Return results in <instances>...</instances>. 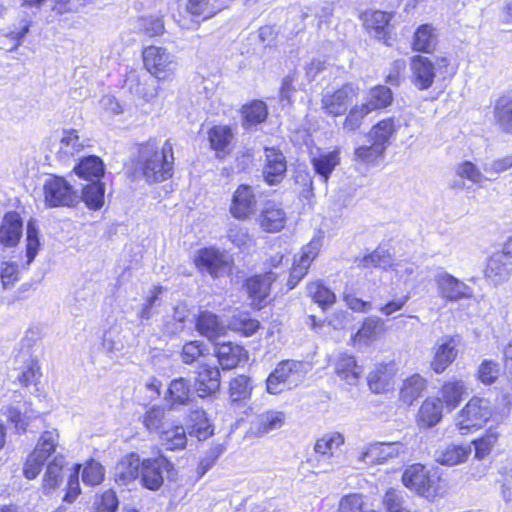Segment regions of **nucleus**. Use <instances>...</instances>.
<instances>
[{
    "mask_svg": "<svg viewBox=\"0 0 512 512\" xmlns=\"http://www.w3.org/2000/svg\"><path fill=\"white\" fill-rule=\"evenodd\" d=\"M138 165L148 182H160L170 178L174 165L173 144L170 140H166L161 148L154 140L142 144Z\"/></svg>",
    "mask_w": 512,
    "mask_h": 512,
    "instance_id": "obj_1",
    "label": "nucleus"
},
{
    "mask_svg": "<svg viewBox=\"0 0 512 512\" xmlns=\"http://www.w3.org/2000/svg\"><path fill=\"white\" fill-rule=\"evenodd\" d=\"M64 455V447L60 444V433L57 428L43 431L33 449L27 456L23 473L27 479H35L44 464Z\"/></svg>",
    "mask_w": 512,
    "mask_h": 512,
    "instance_id": "obj_2",
    "label": "nucleus"
},
{
    "mask_svg": "<svg viewBox=\"0 0 512 512\" xmlns=\"http://www.w3.org/2000/svg\"><path fill=\"white\" fill-rule=\"evenodd\" d=\"M344 436L338 432H329L318 438L314 444V453L309 457V465L318 472H332L342 465Z\"/></svg>",
    "mask_w": 512,
    "mask_h": 512,
    "instance_id": "obj_3",
    "label": "nucleus"
},
{
    "mask_svg": "<svg viewBox=\"0 0 512 512\" xmlns=\"http://www.w3.org/2000/svg\"><path fill=\"white\" fill-rule=\"evenodd\" d=\"M309 370L310 365L307 362L281 361L266 380L267 391L277 395L285 390L293 389L304 381Z\"/></svg>",
    "mask_w": 512,
    "mask_h": 512,
    "instance_id": "obj_4",
    "label": "nucleus"
},
{
    "mask_svg": "<svg viewBox=\"0 0 512 512\" xmlns=\"http://www.w3.org/2000/svg\"><path fill=\"white\" fill-rule=\"evenodd\" d=\"M491 402L482 397H472L457 413L455 424L462 435L468 434L471 429L480 428L492 416Z\"/></svg>",
    "mask_w": 512,
    "mask_h": 512,
    "instance_id": "obj_5",
    "label": "nucleus"
},
{
    "mask_svg": "<svg viewBox=\"0 0 512 512\" xmlns=\"http://www.w3.org/2000/svg\"><path fill=\"white\" fill-rule=\"evenodd\" d=\"M402 482L407 488L427 499L434 498L441 490L438 473L426 469L422 464L408 467L402 475Z\"/></svg>",
    "mask_w": 512,
    "mask_h": 512,
    "instance_id": "obj_6",
    "label": "nucleus"
},
{
    "mask_svg": "<svg viewBox=\"0 0 512 512\" xmlns=\"http://www.w3.org/2000/svg\"><path fill=\"white\" fill-rule=\"evenodd\" d=\"M174 481L177 477V470L174 464L165 456L160 455L155 458H146L142 461L141 483L149 490H159L163 483L164 477Z\"/></svg>",
    "mask_w": 512,
    "mask_h": 512,
    "instance_id": "obj_7",
    "label": "nucleus"
},
{
    "mask_svg": "<svg viewBox=\"0 0 512 512\" xmlns=\"http://www.w3.org/2000/svg\"><path fill=\"white\" fill-rule=\"evenodd\" d=\"M45 203L50 207L75 206L80 201L78 192L63 177L50 175L43 184Z\"/></svg>",
    "mask_w": 512,
    "mask_h": 512,
    "instance_id": "obj_8",
    "label": "nucleus"
},
{
    "mask_svg": "<svg viewBox=\"0 0 512 512\" xmlns=\"http://www.w3.org/2000/svg\"><path fill=\"white\" fill-rule=\"evenodd\" d=\"M357 94L358 89L352 84L343 85L336 90H326L321 95V110L329 116H341L346 113Z\"/></svg>",
    "mask_w": 512,
    "mask_h": 512,
    "instance_id": "obj_9",
    "label": "nucleus"
},
{
    "mask_svg": "<svg viewBox=\"0 0 512 512\" xmlns=\"http://www.w3.org/2000/svg\"><path fill=\"white\" fill-rule=\"evenodd\" d=\"M144 67L158 79H165L176 67L174 55L166 48L148 46L142 52Z\"/></svg>",
    "mask_w": 512,
    "mask_h": 512,
    "instance_id": "obj_10",
    "label": "nucleus"
},
{
    "mask_svg": "<svg viewBox=\"0 0 512 512\" xmlns=\"http://www.w3.org/2000/svg\"><path fill=\"white\" fill-rule=\"evenodd\" d=\"M195 264L201 272H207L212 277L218 278L230 271L232 260L228 253L210 247L198 251Z\"/></svg>",
    "mask_w": 512,
    "mask_h": 512,
    "instance_id": "obj_11",
    "label": "nucleus"
},
{
    "mask_svg": "<svg viewBox=\"0 0 512 512\" xmlns=\"http://www.w3.org/2000/svg\"><path fill=\"white\" fill-rule=\"evenodd\" d=\"M458 343L452 336H443L438 339L431 348V369L437 373H443L457 358Z\"/></svg>",
    "mask_w": 512,
    "mask_h": 512,
    "instance_id": "obj_12",
    "label": "nucleus"
},
{
    "mask_svg": "<svg viewBox=\"0 0 512 512\" xmlns=\"http://www.w3.org/2000/svg\"><path fill=\"white\" fill-rule=\"evenodd\" d=\"M435 283L442 298L449 302L469 299L473 296V289L447 272L435 276Z\"/></svg>",
    "mask_w": 512,
    "mask_h": 512,
    "instance_id": "obj_13",
    "label": "nucleus"
},
{
    "mask_svg": "<svg viewBox=\"0 0 512 512\" xmlns=\"http://www.w3.org/2000/svg\"><path fill=\"white\" fill-rule=\"evenodd\" d=\"M405 444L400 441L376 442L361 452L359 459L368 464H382L404 453Z\"/></svg>",
    "mask_w": 512,
    "mask_h": 512,
    "instance_id": "obj_14",
    "label": "nucleus"
},
{
    "mask_svg": "<svg viewBox=\"0 0 512 512\" xmlns=\"http://www.w3.org/2000/svg\"><path fill=\"white\" fill-rule=\"evenodd\" d=\"M12 403L9 404L3 413L7 419L14 424L15 429L19 433H24L27 430L30 420L36 418L35 412L31 409L28 402L22 400V395L14 391L10 396Z\"/></svg>",
    "mask_w": 512,
    "mask_h": 512,
    "instance_id": "obj_15",
    "label": "nucleus"
},
{
    "mask_svg": "<svg viewBox=\"0 0 512 512\" xmlns=\"http://www.w3.org/2000/svg\"><path fill=\"white\" fill-rule=\"evenodd\" d=\"M321 248V237H314L303 247L300 258L295 261L288 279L289 289H293L306 275L312 261L317 257Z\"/></svg>",
    "mask_w": 512,
    "mask_h": 512,
    "instance_id": "obj_16",
    "label": "nucleus"
},
{
    "mask_svg": "<svg viewBox=\"0 0 512 512\" xmlns=\"http://www.w3.org/2000/svg\"><path fill=\"white\" fill-rule=\"evenodd\" d=\"M257 198L251 186L240 185L235 191L230 212L236 219L244 220L256 211Z\"/></svg>",
    "mask_w": 512,
    "mask_h": 512,
    "instance_id": "obj_17",
    "label": "nucleus"
},
{
    "mask_svg": "<svg viewBox=\"0 0 512 512\" xmlns=\"http://www.w3.org/2000/svg\"><path fill=\"white\" fill-rule=\"evenodd\" d=\"M393 13L370 10L361 15L363 26L368 34L379 40H387L390 34V21Z\"/></svg>",
    "mask_w": 512,
    "mask_h": 512,
    "instance_id": "obj_18",
    "label": "nucleus"
},
{
    "mask_svg": "<svg viewBox=\"0 0 512 512\" xmlns=\"http://www.w3.org/2000/svg\"><path fill=\"white\" fill-rule=\"evenodd\" d=\"M411 80L419 90L429 89L435 78V67L433 62L424 56L416 55L411 58Z\"/></svg>",
    "mask_w": 512,
    "mask_h": 512,
    "instance_id": "obj_19",
    "label": "nucleus"
},
{
    "mask_svg": "<svg viewBox=\"0 0 512 512\" xmlns=\"http://www.w3.org/2000/svg\"><path fill=\"white\" fill-rule=\"evenodd\" d=\"M265 164L263 166V177L269 185L280 183L287 171L286 159L280 150L265 148Z\"/></svg>",
    "mask_w": 512,
    "mask_h": 512,
    "instance_id": "obj_20",
    "label": "nucleus"
},
{
    "mask_svg": "<svg viewBox=\"0 0 512 512\" xmlns=\"http://www.w3.org/2000/svg\"><path fill=\"white\" fill-rule=\"evenodd\" d=\"M273 272H267L263 275H255L247 279L245 287L251 304L260 309L270 292L272 282L276 280Z\"/></svg>",
    "mask_w": 512,
    "mask_h": 512,
    "instance_id": "obj_21",
    "label": "nucleus"
},
{
    "mask_svg": "<svg viewBox=\"0 0 512 512\" xmlns=\"http://www.w3.org/2000/svg\"><path fill=\"white\" fill-rule=\"evenodd\" d=\"M512 275V267L505 261L503 253L491 255L484 268L485 280L497 287L506 283Z\"/></svg>",
    "mask_w": 512,
    "mask_h": 512,
    "instance_id": "obj_22",
    "label": "nucleus"
},
{
    "mask_svg": "<svg viewBox=\"0 0 512 512\" xmlns=\"http://www.w3.org/2000/svg\"><path fill=\"white\" fill-rule=\"evenodd\" d=\"M195 388L200 397H206L220 388V372L216 366L201 363L195 377Z\"/></svg>",
    "mask_w": 512,
    "mask_h": 512,
    "instance_id": "obj_23",
    "label": "nucleus"
},
{
    "mask_svg": "<svg viewBox=\"0 0 512 512\" xmlns=\"http://www.w3.org/2000/svg\"><path fill=\"white\" fill-rule=\"evenodd\" d=\"M259 223L267 232H278L283 229L286 223V213L281 204L267 201L260 212Z\"/></svg>",
    "mask_w": 512,
    "mask_h": 512,
    "instance_id": "obj_24",
    "label": "nucleus"
},
{
    "mask_svg": "<svg viewBox=\"0 0 512 512\" xmlns=\"http://www.w3.org/2000/svg\"><path fill=\"white\" fill-rule=\"evenodd\" d=\"M23 222L16 212L4 215L0 225V243L5 247H15L22 236Z\"/></svg>",
    "mask_w": 512,
    "mask_h": 512,
    "instance_id": "obj_25",
    "label": "nucleus"
},
{
    "mask_svg": "<svg viewBox=\"0 0 512 512\" xmlns=\"http://www.w3.org/2000/svg\"><path fill=\"white\" fill-rule=\"evenodd\" d=\"M142 461L137 453H130L121 458L115 467L116 482L126 485L141 475Z\"/></svg>",
    "mask_w": 512,
    "mask_h": 512,
    "instance_id": "obj_26",
    "label": "nucleus"
},
{
    "mask_svg": "<svg viewBox=\"0 0 512 512\" xmlns=\"http://www.w3.org/2000/svg\"><path fill=\"white\" fill-rule=\"evenodd\" d=\"M428 380L419 373H414L405 379L399 387V400L406 405H412L426 390Z\"/></svg>",
    "mask_w": 512,
    "mask_h": 512,
    "instance_id": "obj_27",
    "label": "nucleus"
},
{
    "mask_svg": "<svg viewBox=\"0 0 512 512\" xmlns=\"http://www.w3.org/2000/svg\"><path fill=\"white\" fill-rule=\"evenodd\" d=\"M385 331L384 322L378 317L366 318L361 328L351 337L355 346H368L377 340Z\"/></svg>",
    "mask_w": 512,
    "mask_h": 512,
    "instance_id": "obj_28",
    "label": "nucleus"
},
{
    "mask_svg": "<svg viewBox=\"0 0 512 512\" xmlns=\"http://www.w3.org/2000/svg\"><path fill=\"white\" fill-rule=\"evenodd\" d=\"M468 444H448L435 451V460L441 465L454 466L465 462L471 454Z\"/></svg>",
    "mask_w": 512,
    "mask_h": 512,
    "instance_id": "obj_29",
    "label": "nucleus"
},
{
    "mask_svg": "<svg viewBox=\"0 0 512 512\" xmlns=\"http://www.w3.org/2000/svg\"><path fill=\"white\" fill-rule=\"evenodd\" d=\"M395 376L393 364H378L368 375V385L372 392L383 393L388 391Z\"/></svg>",
    "mask_w": 512,
    "mask_h": 512,
    "instance_id": "obj_30",
    "label": "nucleus"
},
{
    "mask_svg": "<svg viewBox=\"0 0 512 512\" xmlns=\"http://www.w3.org/2000/svg\"><path fill=\"white\" fill-rule=\"evenodd\" d=\"M493 116L499 130L512 135V91L503 94L496 100Z\"/></svg>",
    "mask_w": 512,
    "mask_h": 512,
    "instance_id": "obj_31",
    "label": "nucleus"
},
{
    "mask_svg": "<svg viewBox=\"0 0 512 512\" xmlns=\"http://www.w3.org/2000/svg\"><path fill=\"white\" fill-rule=\"evenodd\" d=\"M467 385L462 379L451 378L444 382L440 389L439 397L442 401V404L449 410L455 409L463 399V396L467 394Z\"/></svg>",
    "mask_w": 512,
    "mask_h": 512,
    "instance_id": "obj_32",
    "label": "nucleus"
},
{
    "mask_svg": "<svg viewBox=\"0 0 512 512\" xmlns=\"http://www.w3.org/2000/svg\"><path fill=\"white\" fill-rule=\"evenodd\" d=\"M443 404L438 397H428L421 404L417 419L419 425L424 428H431L437 425L442 419Z\"/></svg>",
    "mask_w": 512,
    "mask_h": 512,
    "instance_id": "obj_33",
    "label": "nucleus"
},
{
    "mask_svg": "<svg viewBox=\"0 0 512 512\" xmlns=\"http://www.w3.org/2000/svg\"><path fill=\"white\" fill-rule=\"evenodd\" d=\"M196 329L208 340H216L226 332L224 324L215 314L208 311H203L199 314L196 320Z\"/></svg>",
    "mask_w": 512,
    "mask_h": 512,
    "instance_id": "obj_34",
    "label": "nucleus"
},
{
    "mask_svg": "<svg viewBox=\"0 0 512 512\" xmlns=\"http://www.w3.org/2000/svg\"><path fill=\"white\" fill-rule=\"evenodd\" d=\"M336 374L349 385H355L362 374V368L357 365L354 356L340 354L335 361Z\"/></svg>",
    "mask_w": 512,
    "mask_h": 512,
    "instance_id": "obj_35",
    "label": "nucleus"
},
{
    "mask_svg": "<svg viewBox=\"0 0 512 512\" xmlns=\"http://www.w3.org/2000/svg\"><path fill=\"white\" fill-rule=\"evenodd\" d=\"M438 43L436 29L430 24H423L417 28L412 41V49L423 53H432Z\"/></svg>",
    "mask_w": 512,
    "mask_h": 512,
    "instance_id": "obj_36",
    "label": "nucleus"
},
{
    "mask_svg": "<svg viewBox=\"0 0 512 512\" xmlns=\"http://www.w3.org/2000/svg\"><path fill=\"white\" fill-rule=\"evenodd\" d=\"M311 163L315 173L321 177L324 183H327L331 173L340 163V155L338 150L319 153L313 156Z\"/></svg>",
    "mask_w": 512,
    "mask_h": 512,
    "instance_id": "obj_37",
    "label": "nucleus"
},
{
    "mask_svg": "<svg viewBox=\"0 0 512 512\" xmlns=\"http://www.w3.org/2000/svg\"><path fill=\"white\" fill-rule=\"evenodd\" d=\"M399 126V122L393 117L385 118L372 126L369 132V137L372 142H375L386 149L390 144L391 139L395 136Z\"/></svg>",
    "mask_w": 512,
    "mask_h": 512,
    "instance_id": "obj_38",
    "label": "nucleus"
},
{
    "mask_svg": "<svg viewBox=\"0 0 512 512\" xmlns=\"http://www.w3.org/2000/svg\"><path fill=\"white\" fill-rule=\"evenodd\" d=\"M160 443L168 451H178L186 447L187 436L183 426L169 424L159 435Z\"/></svg>",
    "mask_w": 512,
    "mask_h": 512,
    "instance_id": "obj_39",
    "label": "nucleus"
},
{
    "mask_svg": "<svg viewBox=\"0 0 512 512\" xmlns=\"http://www.w3.org/2000/svg\"><path fill=\"white\" fill-rule=\"evenodd\" d=\"M73 171L79 178L86 179L92 183L99 181L104 174V164L97 156H88L80 160Z\"/></svg>",
    "mask_w": 512,
    "mask_h": 512,
    "instance_id": "obj_40",
    "label": "nucleus"
},
{
    "mask_svg": "<svg viewBox=\"0 0 512 512\" xmlns=\"http://www.w3.org/2000/svg\"><path fill=\"white\" fill-rule=\"evenodd\" d=\"M84 143L85 141L80 138L77 130L65 129L59 141L57 154L63 160L68 159L81 152L84 148Z\"/></svg>",
    "mask_w": 512,
    "mask_h": 512,
    "instance_id": "obj_41",
    "label": "nucleus"
},
{
    "mask_svg": "<svg viewBox=\"0 0 512 512\" xmlns=\"http://www.w3.org/2000/svg\"><path fill=\"white\" fill-rule=\"evenodd\" d=\"M284 422V413L270 410L258 415L252 422V427L255 433L263 435L281 428Z\"/></svg>",
    "mask_w": 512,
    "mask_h": 512,
    "instance_id": "obj_42",
    "label": "nucleus"
},
{
    "mask_svg": "<svg viewBox=\"0 0 512 512\" xmlns=\"http://www.w3.org/2000/svg\"><path fill=\"white\" fill-rule=\"evenodd\" d=\"M244 352L241 346L228 342L218 345L216 356L222 369L229 370L238 365Z\"/></svg>",
    "mask_w": 512,
    "mask_h": 512,
    "instance_id": "obj_43",
    "label": "nucleus"
},
{
    "mask_svg": "<svg viewBox=\"0 0 512 512\" xmlns=\"http://www.w3.org/2000/svg\"><path fill=\"white\" fill-rule=\"evenodd\" d=\"M47 463L43 476V489L51 491L56 489L63 480V468L66 465V457L59 456Z\"/></svg>",
    "mask_w": 512,
    "mask_h": 512,
    "instance_id": "obj_44",
    "label": "nucleus"
},
{
    "mask_svg": "<svg viewBox=\"0 0 512 512\" xmlns=\"http://www.w3.org/2000/svg\"><path fill=\"white\" fill-rule=\"evenodd\" d=\"M191 391L189 381L183 377L174 379L168 388V402L171 408L186 405L190 401Z\"/></svg>",
    "mask_w": 512,
    "mask_h": 512,
    "instance_id": "obj_45",
    "label": "nucleus"
},
{
    "mask_svg": "<svg viewBox=\"0 0 512 512\" xmlns=\"http://www.w3.org/2000/svg\"><path fill=\"white\" fill-rule=\"evenodd\" d=\"M234 137L231 127L226 125H216L208 131L210 146L217 153H225Z\"/></svg>",
    "mask_w": 512,
    "mask_h": 512,
    "instance_id": "obj_46",
    "label": "nucleus"
},
{
    "mask_svg": "<svg viewBox=\"0 0 512 512\" xmlns=\"http://www.w3.org/2000/svg\"><path fill=\"white\" fill-rule=\"evenodd\" d=\"M222 0H187L186 11L193 16H202L208 19L221 10Z\"/></svg>",
    "mask_w": 512,
    "mask_h": 512,
    "instance_id": "obj_47",
    "label": "nucleus"
},
{
    "mask_svg": "<svg viewBox=\"0 0 512 512\" xmlns=\"http://www.w3.org/2000/svg\"><path fill=\"white\" fill-rule=\"evenodd\" d=\"M393 100L390 88L378 85L372 88L363 104L370 112L383 109L391 105Z\"/></svg>",
    "mask_w": 512,
    "mask_h": 512,
    "instance_id": "obj_48",
    "label": "nucleus"
},
{
    "mask_svg": "<svg viewBox=\"0 0 512 512\" xmlns=\"http://www.w3.org/2000/svg\"><path fill=\"white\" fill-rule=\"evenodd\" d=\"M104 193L103 184L100 181H93L82 188L80 200H83L89 209L98 210L104 204Z\"/></svg>",
    "mask_w": 512,
    "mask_h": 512,
    "instance_id": "obj_49",
    "label": "nucleus"
},
{
    "mask_svg": "<svg viewBox=\"0 0 512 512\" xmlns=\"http://www.w3.org/2000/svg\"><path fill=\"white\" fill-rule=\"evenodd\" d=\"M392 255L391 253L383 248L378 247L369 255L364 256L359 265L363 268H380L383 270H388L392 267Z\"/></svg>",
    "mask_w": 512,
    "mask_h": 512,
    "instance_id": "obj_50",
    "label": "nucleus"
},
{
    "mask_svg": "<svg viewBox=\"0 0 512 512\" xmlns=\"http://www.w3.org/2000/svg\"><path fill=\"white\" fill-rule=\"evenodd\" d=\"M456 174L460 178L467 179L479 187H482L485 181H492L491 177L483 173L480 168L471 161L459 163L456 167Z\"/></svg>",
    "mask_w": 512,
    "mask_h": 512,
    "instance_id": "obj_51",
    "label": "nucleus"
},
{
    "mask_svg": "<svg viewBox=\"0 0 512 512\" xmlns=\"http://www.w3.org/2000/svg\"><path fill=\"white\" fill-rule=\"evenodd\" d=\"M307 293L323 309L334 304L336 300L335 294L321 282L309 283Z\"/></svg>",
    "mask_w": 512,
    "mask_h": 512,
    "instance_id": "obj_52",
    "label": "nucleus"
},
{
    "mask_svg": "<svg viewBox=\"0 0 512 512\" xmlns=\"http://www.w3.org/2000/svg\"><path fill=\"white\" fill-rule=\"evenodd\" d=\"M384 506L387 512H417L408 507L402 491L389 489L383 498Z\"/></svg>",
    "mask_w": 512,
    "mask_h": 512,
    "instance_id": "obj_53",
    "label": "nucleus"
},
{
    "mask_svg": "<svg viewBox=\"0 0 512 512\" xmlns=\"http://www.w3.org/2000/svg\"><path fill=\"white\" fill-rule=\"evenodd\" d=\"M499 432L495 428H490L481 438L474 440L475 456L478 459L486 457L494 448L499 439Z\"/></svg>",
    "mask_w": 512,
    "mask_h": 512,
    "instance_id": "obj_54",
    "label": "nucleus"
},
{
    "mask_svg": "<svg viewBox=\"0 0 512 512\" xmlns=\"http://www.w3.org/2000/svg\"><path fill=\"white\" fill-rule=\"evenodd\" d=\"M386 149L379 144L372 142L371 145L360 146L355 149V159L366 164H375L382 159Z\"/></svg>",
    "mask_w": 512,
    "mask_h": 512,
    "instance_id": "obj_55",
    "label": "nucleus"
},
{
    "mask_svg": "<svg viewBox=\"0 0 512 512\" xmlns=\"http://www.w3.org/2000/svg\"><path fill=\"white\" fill-rule=\"evenodd\" d=\"M143 424L150 432H157L161 434L170 423L165 418V412L159 407H153L148 410L143 418Z\"/></svg>",
    "mask_w": 512,
    "mask_h": 512,
    "instance_id": "obj_56",
    "label": "nucleus"
},
{
    "mask_svg": "<svg viewBox=\"0 0 512 512\" xmlns=\"http://www.w3.org/2000/svg\"><path fill=\"white\" fill-rule=\"evenodd\" d=\"M135 29L148 37H155L163 34L164 22L161 17H141L136 21Z\"/></svg>",
    "mask_w": 512,
    "mask_h": 512,
    "instance_id": "obj_57",
    "label": "nucleus"
},
{
    "mask_svg": "<svg viewBox=\"0 0 512 512\" xmlns=\"http://www.w3.org/2000/svg\"><path fill=\"white\" fill-rule=\"evenodd\" d=\"M193 425L190 435L196 436L199 440H205L213 434V429L209 424L206 414L203 410H196L191 415Z\"/></svg>",
    "mask_w": 512,
    "mask_h": 512,
    "instance_id": "obj_58",
    "label": "nucleus"
},
{
    "mask_svg": "<svg viewBox=\"0 0 512 512\" xmlns=\"http://www.w3.org/2000/svg\"><path fill=\"white\" fill-rule=\"evenodd\" d=\"M369 113L371 112L363 103L352 106L343 121V129L348 132L356 131L361 127L364 118Z\"/></svg>",
    "mask_w": 512,
    "mask_h": 512,
    "instance_id": "obj_59",
    "label": "nucleus"
},
{
    "mask_svg": "<svg viewBox=\"0 0 512 512\" xmlns=\"http://www.w3.org/2000/svg\"><path fill=\"white\" fill-rule=\"evenodd\" d=\"M206 346L201 341L186 342L181 350L180 358L184 364L190 365L205 355Z\"/></svg>",
    "mask_w": 512,
    "mask_h": 512,
    "instance_id": "obj_60",
    "label": "nucleus"
},
{
    "mask_svg": "<svg viewBox=\"0 0 512 512\" xmlns=\"http://www.w3.org/2000/svg\"><path fill=\"white\" fill-rule=\"evenodd\" d=\"M251 390L250 379L247 376L239 375L230 382V397L233 402L248 398Z\"/></svg>",
    "mask_w": 512,
    "mask_h": 512,
    "instance_id": "obj_61",
    "label": "nucleus"
},
{
    "mask_svg": "<svg viewBox=\"0 0 512 512\" xmlns=\"http://www.w3.org/2000/svg\"><path fill=\"white\" fill-rule=\"evenodd\" d=\"M245 124L255 125L263 122L267 117V107L262 101H254L243 107Z\"/></svg>",
    "mask_w": 512,
    "mask_h": 512,
    "instance_id": "obj_62",
    "label": "nucleus"
},
{
    "mask_svg": "<svg viewBox=\"0 0 512 512\" xmlns=\"http://www.w3.org/2000/svg\"><path fill=\"white\" fill-rule=\"evenodd\" d=\"M499 363L493 360H483L477 370V379L485 384L491 385L499 377Z\"/></svg>",
    "mask_w": 512,
    "mask_h": 512,
    "instance_id": "obj_63",
    "label": "nucleus"
},
{
    "mask_svg": "<svg viewBox=\"0 0 512 512\" xmlns=\"http://www.w3.org/2000/svg\"><path fill=\"white\" fill-rule=\"evenodd\" d=\"M482 168L487 176L491 177L492 180H496L499 174L512 168V155L485 162Z\"/></svg>",
    "mask_w": 512,
    "mask_h": 512,
    "instance_id": "obj_64",
    "label": "nucleus"
}]
</instances>
